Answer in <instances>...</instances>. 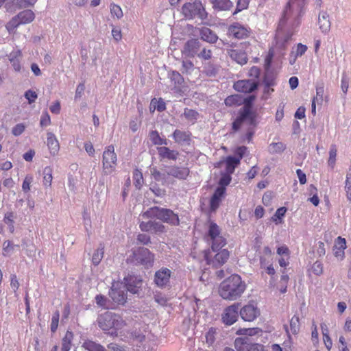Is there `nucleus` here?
<instances>
[{
    "label": "nucleus",
    "instance_id": "f03ea898",
    "mask_svg": "<svg viewBox=\"0 0 351 351\" xmlns=\"http://www.w3.org/2000/svg\"><path fill=\"white\" fill-rule=\"evenodd\" d=\"M97 322L102 330L114 336H117L126 324L121 315L110 311L99 315Z\"/></svg>",
    "mask_w": 351,
    "mask_h": 351
},
{
    "label": "nucleus",
    "instance_id": "c03bdc74",
    "mask_svg": "<svg viewBox=\"0 0 351 351\" xmlns=\"http://www.w3.org/2000/svg\"><path fill=\"white\" fill-rule=\"evenodd\" d=\"M104 253V247L101 245L95 251L92 257V262L94 265H97L101 262Z\"/></svg>",
    "mask_w": 351,
    "mask_h": 351
},
{
    "label": "nucleus",
    "instance_id": "603ef678",
    "mask_svg": "<svg viewBox=\"0 0 351 351\" xmlns=\"http://www.w3.org/2000/svg\"><path fill=\"white\" fill-rule=\"evenodd\" d=\"M154 300L161 306H165L167 304V298L160 292H156L154 293Z\"/></svg>",
    "mask_w": 351,
    "mask_h": 351
},
{
    "label": "nucleus",
    "instance_id": "6e6552de",
    "mask_svg": "<svg viewBox=\"0 0 351 351\" xmlns=\"http://www.w3.org/2000/svg\"><path fill=\"white\" fill-rule=\"evenodd\" d=\"M305 0H290L280 21V26L283 25L290 17H299L302 13Z\"/></svg>",
    "mask_w": 351,
    "mask_h": 351
},
{
    "label": "nucleus",
    "instance_id": "f3484780",
    "mask_svg": "<svg viewBox=\"0 0 351 351\" xmlns=\"http://www.w3.org/2000/svg\"><path fill=\"white\" fill-rule=\"evenodd\" d=\"M228 32L234 38L242 39L247 37L250 30L247 27L240 23H235L229 27Z\"/></svg>",
    "mask_w": 351,
    "mask_h": 351
},
{
    "label": "nucleus",
    "instance_id": "aec40b11",
    "mask_svg": "<svg viewBox=\"0 0 351 351\" xmlns=\"http://www.w3.org/2000/svg\"><path fill=\"white\" fill-rule=\"evenodd\" d=\"M47 146L51 156H55L60 151V144L56 135L52 132L47 134Z\"/></svg>",
    "mask_w": 351,
    "mask_h": 351
},
{
    "label": "nucleus",
    "instance_id": "8fccbe9b",
    "mask_svg": "<svg viewBox=\"0 0 351 351\" xmlns=\"http://www.w3.org/2000/svg\"><path fill=\"white\" fill-rule=\"evenodd\" d=\"M133 177H134V180L135 186L137 188L140 189L143 183V178L142 173L140 171L136 169L134 171Z\"/></svg>",
    "mask_w": 351,
    "mask_h": 351
},
{
    "label": "nucleus",
    "instance_id": "4be33fe9",
    "mask_svg": "<svg viewBox=\"0 0 351 351\" xmlns=\"http://www.w3.org/2000/svg\"><path fill=\"white\" fill-rule=\"evenodd\" d=\"M21 58L22 52L19 49L12 51L8 55V60L11 63L13 69L16 72H19L21 70Z\"/></svg>",
    "mask_w": 351,
    "mask_h": 351
},
{
    "label": "nucleus",
    "instance_id": "9d476101",
    "mask_svg": "<svg viewBox=\"0 0 351 351\" xmlns=\"http://www.w3.org/2000/svg\"><path fill=\"white\" fill-rule=\"evenodd\" d=\"M132 261L150 267L154 261V254L147 248L139 247L133 252Z\"/></svg>",
    "mask_w": 351,
    "mask_h": 351
},
{
    "label": "nucleus",
    "instance_id": "423d86ee",
    "mask_svg": "<svg viewBox=\"0 0 351 351\" xmlns=\"http://www.w3.org/2000/svg\"><path fill=\"white\" fill-rule=\"evenodd\" d=\"M35 19V14L31 10H25L14 16L5 25L9 33H12L20 25L32 23Z\"/></svg>",
    "mask_w": 351,
    "mask_h": 351
},
{
    "label": "nucleus",
    "instance_id": "5701e85b",
    "mask_svg": "<svg viewBox=\"0 0 351 351\" xmlns=\"http://www.w3.org/2000/svg\"><path fill=\"white\" fill-rule=\"evenodd\" d=\"M225 191V187H218L216 189L210 199V204L211 210L215 211L219 207L221 199L224 196Z\"/></svg>",
    "mask_w": 351,
    "mask_h": 351
},
{
    "label": "nucleus",
    "instance_id": "bb28decb",
    "mask_svg": "<svg viewBox=\"0 0 351 351\" xmlns=\"http://www.w3.org/2000/svg\"><path fill=\"white\" fill-rule=\"evenodd\" d=\"M230 58L239 64H244L247 62L246 53L241 49H231L229 51Z\"/></svg>",
    "mask_w": 351,
    "mask_h": 351
},
{
    "label": "nucleus",
    "instance_id": "bf43d9fd",
    "mask_svg": "<svg viewBox=\"0 0 351 351\" xmlns=\"http://www.w3.org/2000/svg\"><path fill=\"white\" fill-rule=\"evenodd\" d=\"M153 224H154V221H149L147 222L142 221V222H141L139 227H140L141 230L143 232H152Z\"/></svg>",
    "mask_w": 351,
    "mask_h": 351
},
{
    "label": "nucleus",
    "instance_id": "c756f323",
    "mask_svg": "<svg viewBox=\"0 0 351 351\" xmlns=\"http://www.w3.org/2000/svg\"><path fill=\"white\" fill-rule=\"evenodd\" d=\"M172 136L175 141L179 144L188 143L190 141V134L187 132L176 130Z\"/></svg>",
    "mask_w": 351,
    "mask_h": 351
},
{
    "label": "nucleus",
    "instance_id": "5fc2aeb1",
    "mask_svg": "<svg viewBox=\"0 0 351 351\" xmlns=\"http://www.w3.org/2000/svg\"><path fill=\"white\" fill-rule=\"evenodd\" d=\"M311 271L316 276H320L323 273V264L319 261H315L312 267Z\"/></svg>",
    "mask_w": 351,
    "mask_h": 351
},
{
    "label": "nucleus",
    "instance_id": "052dcab7",
    "mask_svg": "<svg viewBox=\"0 0 351 351\" xmlns=\"http://www.w3.org/2000/svg\"><path fill=\"white\" fill-rule=\"evenodd\" d=\"M324 93V87L322 84L316 86V96L313 97L317 101H323V95Z\"/></svg>",
    "mask_w": 351,
    "mask_h": 351
},
{
    "label": "nucleus",
    "instance_id": "412c9836",
    "mask_svg": "<svg viewBox=\"0 0 351 351\" xmlns=\"http://www.w3.org/2000/svg\"><path fill=\"white\" fill-rule=\"evenodd\" d=\"M346 248V241L344 238L338 237L333 247L334 255L340 260L344 258V250Z\"/></svg>",
    "mask_w": 351,
    "mask_h": 351
},
{
    "label": "nucleus",
    "instance_id": "9b49d317",
    "mask_svg": "<svg viewBox=\"0 0 351 351\" xmlns=\"http://www.w3.org/2000/svg\"><path fill=\"white\" fill-rule=\"evenodd\" d=\"M208 237L212 241L211 247L213 252L219 250L226 243V239L221 234L219 226L213 222L209 223Z\"/></svg>",
    "mask_w": 351,
    "mask_h": 351
},
{
    "label": "nucleus",
    "instance_id": "79ce46f5",
    "mask_svg": "<svg viewBox=\"0 0 351 351\" xmlns=\"http://www.w3.org/2000/svg\"><path fill=\"white\" fill-rule=\"evenodd\" d=\"M337 149L335 145H332L330 147L329 158L328 160V166L333 169L335 166L336 156Z\"/></svg>",
    "mask_w": 351,
    "mask_h": 351
},
{
    "label": "nucleus",
    "instance_id": "dca6fc26",
    "mask_svg": "<svg viewBox=\"0 0 351 351\" xmlns=\"http://www.w3.org/2000/svg\"><path fill=\"white\" fill-rule=\"evenodd\" d=\"M124 281L126 289L132 293H138L143 285L142 278L138 276H128L124 278Z\"/></svg>",
    "mask_w": 351,
    "mask_h": 351
},
{
    "label": "nucleus",
    "instance_id": "a18cd8bd",
    "mask_svg": "<svg viewBox=\"0 0 351 351\" xmlns=\"http://www.w3.org/2000/svg\"><path fill=\"white\" fill-rule=\"evenodd\" d=\"M37 0H13V3L19 9L27 8L33 6Z\"/></svg>",
    "mask_w": 351,
    "mask_h": 351
},
{
    "label": "nucleus",
    "instance_id": "7c9ffc66",
    "mask_svg": "<svg viewBox=\"0 0 351 351\" xmlns=\"http://www.w3.org/2000/svg\"><path fill=\"white\" fill-rule=\"evenodd\" d=\"M171 81L173 83V88L176 92H180L181 85L184 81L183 77L178 72L173 71L171 75Z\"/></svg>",
    "mask_w": 351,
    "mask_h": 351
},
{
    "label": "nucleus",
    "instance_id": "72a5a7b5",
    "mask_svg": "<svg viewBox=\"0 0 351 351\" xmlns=\"http://www.w3.org/2000/svg\"><path fill=\"white\" fill-rule=\"evenodd\" d=\"M244 100L239 95H234L228 97L225 99V104L228 106H239L243 103Z\"/></svg>",
    "mask_w": 351,
    "mask_h": 351
},
{
    "label": "nucleus",
    "instance_id": "4468645a",
    "mask_svg": "<svg viewBox=\"0 0 351 351\" xmlns=\"http://www.w3.org/2000/svg\"><path fill=\"white\" fill-rule=\"evenodd\" d=\"M239 314L243 321L253 322L261 315V312L256 304L248 303L240 309Z\"/></svg>",
    "mask_w": 351,
    "mask_h": 351
},
{
    "label": "nucleus",
    "instance_id": "b1692460",
    "mask_svg": "<svg viewBox=\"0 0 351 351\" xmlns=\"http://www.w3.org/2000/svg\"><path fill=\"white\" fill-rule=\"evenodd\" d=\"M159 156L162 159H169L176 160L179 155L178 152L170 149L169 147L163 146L157 147Z\"/></svg>",
    "mask_w": 351,
    "mask_h": 351
},
{
    "label": "nucleus",
    "instance_id": "cd10ccee",
    "mask_svg": "<svg viewBox=\"0 0 351 351\" xmlns=\"http://www.w3.org/2000/svg\"><path fill=\"white\" fill-rule=\"evenodd\" d=\"M201 38L208 43H214L217 40V36L208 27H202L200 30Z\"/></svg>",
    "mask_w": 351,
    "mask_h": 351
},
{
    "label": "nucleus",
    "instance_id": "338daca9",
    "mask_svg": "<svg viewBox=\"0 0 351 351\" xmlns=\"http://www.w3.org/2000/svg\"><path fill=\"white\" fill-rule=\"evenodd\" d=\"M348 87H349V79L346 74H343L341 80V88L345 94L348 92Z\"/></svg>",
    "mask_w": 351,
    "mask_h": 351
},
{
    "label": "nucleus",
    "instance_id": "39448f33",
    "mask_svg": "<svg viewBox=\"0 0 351 351\" xmlns=\"http://www.w3.org/2000/svg\"><path fill=\"white\" fill-rule=\"evenodd\" d=\"M117 156L113 145H108L105 148L102 154V167L104 174L112 173L117 167Z\"/></svg>",
    "mask_w": 351,
    "mask_h": 351
},
{
    "label": "nucleus",
    "instance_id": "ddd939ff",
    "mask_svg": "<svg viewBox=\"0 0 351 351\" xmlns=\"http://www.w3.org/2000/svg\"><path fill=\"white\" fill-rule=\"evenodd\" d=\"M171 271L167 267H162L155 272L154 282L158 287L165 289L169 286Z\"/></svg>",
    "mask_w": 351,
    "mask_h": 351
},
{
    "label": "nucleus",
    "instance_id": "a19ab883",
    "mask_svg": "<svg viewBox=\"0 0 351 351\" xmlns=\"http://www.w3.org/2000/svg\"><path fill=\"white\" fill-rule=\"evenodd\" d=\"M15 247H19V245H14L10 241H5L3 243V255L5 256H10L14 251Z\"/></svg>",
    "mask_w": 351,
    "mask_h": 351
},
{
    "label": "nucleus",
    "instance_id": "473e14b6",
    "mask_svg": "<svg viewBox=\"0 0 351 351\" xmlns=\"http://www.w3.org/2000/svg\"><path fill=\"white\" fill-rule=\"evenodd\" d=\"M240 163V158L229 156L226 160V171L228 174L234 172L235 167Z\"/></svg>",
    "mask_w": 351,
    "mask_h": 351
},
{
    "label": "nucleus",
    "instance_id": "0eeeda50",
    "mask_svg": "<svg viewBox=\"0 0 351 351\" xmlns=\"http://www.w3.org/2000/svg\"><path fill=\"white\" fill-rule=\"evenodd\" d=\"M182 14L186 19H192L195 16H198L203 20L207 17V13L200 1L184 4L182 7Z\"/></svg>",
    "mask_w": 351,
    "mask_h": 351
},
{
    "label": "nucleus",
    "instance_id": "58836bf2",
    "mask_svg": "<svg viewBox=\"0 0 351 351\" xmlns=\"http://www.w3.org/2000/svg\"><path fill=\"white\" fill-rule=\"evenodd\" d=\"M95 302L97 304L105 309L112 308L110 302L103 295H97L95 296Z\"/></svg>",
    "mask_w": 351,
    "mask_h": 351
},
{
    "label": "nucleus",
    "instance_id": "a878e982",
    "mask_svg": "<svg viewBox=\"0 0 351 351\" xmlns=\"http://www.w3.org/2000/svg\"><path fill=\"white\" fill-rule=\"evenodd\" d=\"M318 23L319 29L323 33H327L330 29V21L329 20V15L326 12L319 13Z\"/></svg>",
    "mask_w": 351,
    "mask_h": 351
},
{
    "label": "nucleus",
    "instance_id": "3c124183",
    "mask_svg": "<svg viewBox=\"0 0 351 351\" xmlns=\"http://www.w3.org/2000/svg\"><path fill=\"white\" fill-rule=\"evenodd\" d=\"M345 191L348 200L351 202V174L350 173H348L346 176Z\"/></svg>",
    "mask_w": 351,
    "mask_h": 351
},
{
    "label": "nucleus",
    "instance_id": "864d4df0",
    "mask_svg": "<svg viewBox=\"0 0 351 351\" xmlns=\"http://www.w3.org/2000/svg\"><path fill=\"white\" fill-rule=\"evenodd\" d=\"M250 0H237V8L233 12V14H237L238 12L247 8Z\"/></svg>",
    "mask_w": 351,
    "mask_h": 351
},
{
    "label": "nucleus",
    "instance_id": "393cba45",
    "mask_svg": "<svg viewBox=\"0 0 351 351\" xmlns=\"http://www.w3.org/2000/svg\"><path fill=\"white\" fill-rule=\"evenodd\" d=\"M199 47V42L196 39H191L186 42L182 52L187 56H193Z\"/></svg>",
    "mask_w": 351,
    "mask_h": 351
},
{
    "label": "nucleus",
    "instance_id": "49530a36",
    "mask_svg": "<svg viewBox=\"0 0 351 351\" xmlns=\"http://www.w3.org/2000/svg\"><path fill=\"white\" fill-rule=\"evenodd\" d=\"M286 147L284 143L281 142L273 143L270 144L269 150L272 154H278L282 152L285 149Z\"/></svg>",
    "mask_w": 351,
    "mask_h": 351
},
{
    "label": "nucleus",
    "instance_id": "f257e3e1",
    "mask_svg": "<svg viewBox=\"0 0 351 351\" xmlns=\"http://www.w3.org/2000/svg\"><path fill=\"white\" fill-rule=\"evenodd\" d=\"M245 289L246 285L241 276L233 274L220 284L219 293L224 300H235L241 296Z\"/></svg>",
    "mask_w": 351,
    "mask_h": 351
},
{
    "label": "nucleus",
    "instance_id": "69168bd1",
    "mask_svg": "<svg viewBox=\"0 0 351 351\" xmlns=\"http://www.w3.org/2000/svg\"><path fill=\"white\" fill-rule=\"evenodd\" d=\"M25 97L28 100L29 104H32L35 101L38 95L35 91L28 90L25 93Z\"/></svg>",
    "mask_w": 351,
    "mask_h": 351
},
{
    "label": "nucleus",
    "instance_id": "13d9d810",
    "mask_svg": "<svg viewBox=\"0 0 351 351\" xmlns=\"http://www.w3.org/2000/svg\"><path fill=\"white\" fill-rule=\"evenodd\" d=\"M184 114L190 121H194L198 117L197 112L191 109H185Z\"/></svg>",
    "mask_w": 351,
    "mask_h": 351
},
{
    "label": "nucleus",
    "instance_id": "0e129e2a",
    "mask_svg": "<svg viewBox=\"0 0 351 351\" xmlns=\"http://www.w3.org/2000/svg\"><path fill=\"white\" fill-rule=\"evenodd\" d=\"M166 231L165 226L159 222L154 221L153 224V233L160 234Z\"/></svg>",
    "mask_w": 351,
    "mask_h": 351
},
{
    "label": "nucleus",
    "instance_id": "4c0bfd02",
    "mask_svg": "<svg viewBox=\"0 0 351 351\" xmlns=\"http://www.w3.org/2000/svg\"><path fill=\"white\" fill-rule=\"evenodd\" d=\"M83 347L88 351H106L102 346L93 341H86L83 343Z\"/></svg>",
    "mask_w": 351,
    "mask_h": 351
},
{
    "label": "nucleus",
    "instance_id": "6e6d98bb",
    "mask_svg": "<svg viewBox=\"0 0 351 351\" xmlns=\"http://www.w3.org/2000/svg\"><path fill=\"white\" fill-rule=\"evenodd\" d=\"M59 317H60V313L58 311L54 312L52 315L51 318V330L54 332L58 326V322H59Z\"/></svg>",
    "mask_w": 351,
    "mask_h": 351
},
{
    "label": "nucleus",
    "instance_id": "a211bd4d",
    "mask_svg": "<svg viewBox=\"0 0 351 351\" xmlns=\"http://www.w3.org/2000/svg\"><path fill=\"white\" fill-rule=\"evenodd\" d=\"M256 87L257 84L253 80H239L234 84V89L241 93H251Z\"/></svg>",
    "mask_w": 351,
    "mask_h": 351
},
{
    "label": "nucleus",
    "instance_id": "de8ad7c7",
    "mask_svg": "<svg viewBox=\"0 0 351 351\" xmlns=\"http://www.w3.org/2000/svg\"><path fill=\"white\" fill-rule=\"evenodd\" d=\"M306 50H307V47L306 45L299 43L297 45L295 51L294 52L295 57H294L293 60H290L291 64H293L295 63L296 58L298 57L302 56L303 54H304L305 52L306 51Z\"/></svg>",
    "mask_w": 351,
    "mask_h": 351
},
{
    "label": "nucleus",
    "instance_id": "1a4fd4ad",
    "mask_svg": "<svg viewBox=\"0 0 351 351\" xmlns=\"http://www.w3.org/2000/svg\"><path fill=\"white\" fill-rule=\"evenodd\" d=\"M216 252L217 251H215V252ZM213 253H215V252L213 250L205 252L204 258L207 264L214 267H219L223 265L230 256L229 252L226 249H223L215 254H213Z\"/></svg>",
    "mask_w": 351,
    "mask_h": 351
},
{
    "label": "nucleus",
    "instance_id": "4d7b16f0",
    "mask_svg": "<svg viewBox=\"0 0 351 351\" xmlns=\"http://www.w3.org/2000/svg\"><path fill=\"white\" fill-rule=\"evenodd\" d=\"M33 181V177L32 176H26L23 184H22V189L25 193H27L30 191L31 184Z\"/></svg>",
    "mask_w": 351,
    "mask_h": 351
},
{
    "label": "nucleus",
    "instance_id": "e433bc0d",
    "mask_svg": "<svg viewBox=\"0 0 351 351\" xmlns=\"http://www.w3.org/2000/svg\"><path fill=\"white\" fill-rule=\"evenodd\" d=\"M73 335L71 332L67 331L62 341V351H69Z\"/></svg>",
    "mask_w": 351,
    "mask_h": 351
},
{
    "label": "nucleus",
    "instance_id": "c85d7f7f",
    "mask_svg": "<svg viewBox=\"0 0 351 351\" xmlns=\"http://www.w3.org/2000/svg\"><path fill=\"white\" fill-rule=\"evenodd\" d=\"M215 9L219 10H229L233 7L230 0H210Z\"/></svg>",
    "mask_w": 351,
    "mask_h": 351
},
{
    "label": "nucleus",
    "instance_id": "c9c22d12",
    "mask_svg": "<svg viewBox=\"0 0 351 351\" xmlns=\"http://www.w3.org/2000/svg\"><path fill=\"white\" fill-rule=\"evenodd\" d=\"M14 214L12 212H8L5 214L3 222L8 226L10 233L14 232Z\"/></svg>",
    "mask_w": 351,
    "mask_h": 351
},
{
    "label": "nucleus",
    "instance_id": "f8f14e48",
    "mask_svg": "<svg viewBox=\"0 0 351 351\" xmlns=\"http://www.w3.org/2000/svg\"><path fill=\"white\" fill-rule=\"evenodd\" d=\"M126 290L123 282H114L109 291V295L114 304H123L127 299L125 294Z\"/></svg>",
    "mask_w": 351,
    "mask_h": 351
},
{
    "label": "nucleus",
    "instance_id": "6ab92c4d",
    "mask_svg": "<svg viewBox=\"0 0 351 351\" xmlns=\"http://www.w3.org/2000/svg\"><path fill=\"white\" fill-rule=\"evenodd\" d=\"M189 169L184 167L171 166L168 168L167 173L179 180H185L189 174Z\"/></svg>",
    "mask_w": 351,
    "mask_h": 351
},
{
    "label": "nucleus",
    "instance_id": "ea45409f",
    "mask_svg": "<svg viewBox=\"0 0 351 351\" xmlns=\"http://www.w3.org/2000/svg\"><path fill=\"white\" fill-rule=\"evenodd\" d=\"M110 11L111 16L118 20L121 19L123 16L121 8L114 3H112L110 5Z\"/></svg>",
    "mask_w": 351,
    "mask_h": 351
},
{
    "label": "nucleus",
    "instance_id": "2eb2a0df",
    "mask_svg": "<svg viewBox=\"0 0 351 351\" xmlns=\"http://www.w3.org/2000/svg\"><path fill=\"white\" fill-rule=\"evenodd\" d=\"M239 304H233L226 307L222 314V321L226 325H232L235 323L239 317Z\"/></svg>",
    "mask_w": 351,
    "mask_h": 351
},
{
    "label": "nucleus",
    "instance_id": "2f4dec72",
    "mask_svg": "<svg viewBox=\"0 0 351 351\" xmlns=\"http://www.w3.org/2000/svg\"><path fill=\"white\" fill-rule=\"evenodd\" d=\"M53 168L50 166H47L44 168L43 171V185L48 187L51 185L53 180Z\"/></svg>",
    "mask_w": 351,
    "mask_h": 351
},
{
    "label": "nucleus",
    "instance_id": "09e8293b",
    "mask_svg": "<svg viewBox=\"0 0 351 351\" xmlns=\"http://www.w3.org/2000/svg\"><path fill=\"white\" fill-rule=\"evenodd\" d=\"M290 328L293 334L298 333L300 329L299 317L293 316L290 320Z\"/></svg>",
    "mask_w": 351,
    "mask_h": 351
},
{
    "label": "nucleus",
    "instance_id": "774afa93",
    "mask_svg": "<svg viewBox=\"0 0 351 351\" xmlns=\"http://www.w3.org/2000/svg\"><path fill=\"white\" fill-rule=\"evenodd\" d=\"M277 254L282 256H289L290 252L287 246L285 245H281L277 248Z\"/></svg>",
    "mask_w": 351,
    "mask_h": 351
},
{
    "label": "nucleus",
    "instance_id": "37998d69",
    "mask_svg": "<svg viewBox=\"0 0 351 351\" xmlns=\"http://www.w3.org/2000/svg\"><path fill=\"white\" fill-rule=\"evenodd\" d=\"M287 208L281 207L277 209L271 219L276 224H279L282 222V217L285 215Z\"/></svg>",
    "mask_w": 351,
    "mask_h": 351
},
{
    "label": "nucleus",
    "instance_id": "e2e57ef3",
    "mask_svg": "<svg viewBox=\"0 0 351 351\" xmlns=\"http://www.w3.org/2000/svg\"><path fill=\"white\" fill-rule=\"evenodd\" d=\"M112 36L116 42L120 41L122 39V32L121 29L118 27H113L112 29Z\"/></svg>",
    "mask_w": 351,
    "mask_h": 351
},
{
    "label": "nucleus",
    "instance_id": "20e7f679",
    "mask_svg": "<svg viewBox=\"0 0 351 351\" xmlns=\"http://www.w3.org/2000/svg\"><path fill=\"white\" fill-rule=\"evenodd\" d=\"M143 219L156 218L172 226L179 225L178 215L173 210L158 206L152 207L141 215Z\"/></svg>",
    "mask_w": 351,
    "mask_h": 351
},
{
    "label": "nucleus",
    "instance_id": "680f3d73",
    "mask_svg": "<svg viewBox=\"0 0 351 351\" xmlns=\"http://www.w3.org/2000/svg\"><path fill=\"white\" fill-rule=\"evenodd\" d=\"M40 124L42 127H47L51 124V118L47 112H44L41 115Z\"/></svg>",
    "mask_w": 351,
    "mask_h": 351
},
{
    "label": "nucleus",
    "instance_id": "f704fd0d",
    "mask_svg": "<svg viewBox=\"0 0 351 351\" xmlns=\"http://www.w3.org/2000/svg\"><path fill=\"white\" fill-rule=\"evenodd\" d=\"M149 138L153 144L156 145H167V140L160 136L158 132L156 130L152 131L149 133Z\"/></svg>",
    "mask_w": 351,
    "mask_h": 351
},
{
    "label": "nucleus",
    "instance_id": "7ed1b4c3",
    "mask_svg": "<svg viewBox=\"0 0 351 351\" xmlns=\"http://www.w3.org/2000/svg\"><path fill=\"white\" fill-rule=\"evenodd\" d=\"M256 115L252 112L250 108L245 106L240 112V116L233 123L232 128L234 130L246 129L247 130V138L250 141L253 135V128L256 125Z\"/></svg>",
    "mask_w": 351,
    "mask_h": 351
}]
</instances>
